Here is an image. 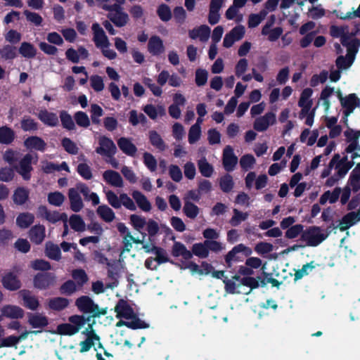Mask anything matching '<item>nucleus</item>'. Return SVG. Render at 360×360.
Masks as SVG:
<instances>
[{
    "instance_id": "nucleus-64",
    "label": "nucleus",
    "mask_w": 360,
    "mask_h": 360,
    "mask_svg": "<svg viewBox=\"0 0 360 360\" xmlns=\"http://www.w3.org/2000/svg\"><path fill=\"white\" fill-rule=\"evenodd\" d=\"M21 128L24 131H35L37 129V123L29 117H24L21 121Z\"/></svg>"
},
{
    "instance_id": "nucleus-33",
    "label": "nucleus",
    "mask_w": 360,
    "mask_h": 360,
    "mask_svg": "<svg viewBox=\"0 0 360 360\" xmlns=\"http://www.w3.org/2000/svg\"><path fill=\"white\" fill-rule=\"evenodd\" d=\"M29 197V191L23 187L18 188L13 195V200L16 205H23Z\"/></svg>"
},
{
    "instance_id": "nucleus-14",
    "label": "nucleus",
    "mask_w": 360,
    "mask_h": 360,
    "mask_svg": "<svg viewBox=\"0 0 360 360\" xmlns=\"http://www.w3.org/2000/svg\"><path fill=\"white\" fill-rule=\"evenodd\" d=\"M55 282V277L51 274H38L34 278V285L36 288L45 289Z\"/></svg>"
},
{
    "instance_id": "nucleus-16",
    "label": "nucleus",
    "mask_w": 360,
    "mask_h": 360,
    "mask_svg": "<svg viewBox=\"0 0 360 360\" xmlns=\"http://www.w3.org/2000/svg\"><path fill=\"white\" fill-rule=\"evenodd\" d=\"M1 315L10 319H20L24 316V311L18 306L8 304L1 309Z\"/></svg>"
},
{
    "instance_id": "nucleus-3",
    "label": "nucleus",
    "mask_w": 360,
    "mask_h": 360,
    "mask_svg": "<svg viewBox=\"0 0 360 360\" xmlns=\"http://www.w3.org/2000/svg\"><path fill=\"white\" fill-rule=\"evenodd\" d=\"M321 228L312 226L307 228L301 235L300 240L306 243L309 247H316L324 241L328 236V233L321 232Z\"/></svg>"
},
{
    "instance_id": "nucleus-41",
    "label": "nucleus",
    "mask_w": 360,
    "mask_h": 360,
    "mask_svg": "<svg viewBox=\"0 0 360 360\" xmlns=\"http://www.w3.org/2000/svg\"><path fill=\"white\" fill-rule=\"evenodd\" d=\"M233 177L230 174H226L221 177L219 186L223 192L229 193L233 189Z\"/></svg>"
},
{
    "instance_id": "nucleus-57",
    "label": "nucleus",
    "mask_w": 360,
    "mask_h": 360,
    "mask_svg": "<svg viewBox=\"0 0 360 360\" xmlns=\"http://www.w3.org/2000/svg\"><path fill=\"white\" fill-rule=\"evenodd\" d=\"M106 198L108 203L115 209H119L122 206L120 197H118L114 191H108L105 193Z\"/></svg>"
},
{
    "instance_id": "nucleus-46",
    "label": "nucleus",
    "mask_w": 360,
    "mask_h": 360,
    "mask_svg": "<svg viewBox=\"0 0 360 360\" xmlns=\"http://www.w3.org/2000/svg\"><path fill=\"white\" fill-rule=\"evenodd\" d=\"M348 185L354 193H356L360 190V174L355 170H352L348 180Z\"/></svg>"
},
{
    "instance_id": "nucleus-24",
    "label": "nucleus",
    "mask_w": 360,
    "mask_h": 360,
    "mask_svg": "<svg viewBox=\"0 0 360 360\" xmlns=\"http://www.w3.org/2000/svg\"><path fill=\"white\" fill-rule=\"evenodd\" d=\"M184 214L189 219H195L200 213V208L190 200L184 199Z\"/></svg>"
},
{
    "instance_id": "nucleus-9",
    "label": "nucleus",
    "mask_w": 360,
    "mask_h": 360,
    "mask_svg": "<svg viewBox=\"0 0 360 360\" xmlns=\"http://www.w3.org/2000/svg\"><path fill=\"white\" fill-rule=\"evenodd\" d=\"M165 46L163 41L159 36H152L148 43V52L155 56H160L165 52Z\"/></svg>"
},
{
    "instance_id": "nucleus-52",
    "label": "nucleus",
    "mask_w": 360,
    "mask_h": 360,
    "mask_svg": "<svg viewBox=\"0 0 360 360\" xmlns=\"http://www.w3.org/2000/svg\"><path fill=\"white\" fill-rule=\"evenodd\" d=\"M77 290V285L72 280L67 281L60 288L61 294L66 295H70Z\"/></svg>"
},
{
    "instance_id": "nucleus-60",
    "label": "nucleus",
    "mask_w": 360,
    "mask_h": 360,
    "mask_svg": "<svg viewBox=\"0 0 360 360\" xmlns=\"http://www.w3.org/2000/svg\"><path fill=\"white\" fill-rule=\"evenodd\" d=\"M71 227L76 231H83L85 224L79 215L73 214L70 219Z\"/></svg>"
},
{
    "instance_id": "nucleus-56",
    "label": "nucleus",
    "mask_w": 360,
    "mask_h": 360,
    "mask_svg": "<svg viewBox=\"0 0 360 360\" xmlns=\"http://www.w3.org/2000/svg\"><path fill=\"white\" fill-rule=\"evenodd\" d=\"M255 163V158L251 154H246L243 155L240 160V165L243 169L248 171L252 168Z\"/></svg>"
},
{
    "instance_id": "nucleus-5",
    "label": "nucleus",
    "mask_w": 360,
    "mask_h": 360,
    "mask_svg": "<svg viewBox=\"0 0 360 360\" xmlns=\"http://www.w3.org/2000/svg\"><path fill=\"white\" fill-rule=\"evenodd\" d=\"M100 146L96 148V151L97 153L106 156L108 158H112L117 152V148L112 140L106 136H102L99 139Z\"/></svg>"
},
{
    "instance_id": "nucleus-2",
    "label": "nucleus",
    "mask_w": 360,
    "mask_h": 360,
    "mask_svg": "<svg viewBox=\"0 0 360 360\" xmlns=\"http://www.w3.org/2000/svg\"><path fill=\"white\" fill-rule=\"evenodd\" d=\"M101 8L108 11L107 18L116 27H122L127 24L129 18V15L124 11L123 7H120L118 5L104 4L101 6Z\"/></svg>"
},
{
    "instance_id": "nucleus-51",
    "label": "nucleus",
    "mask_w": 360,
    "mask_h": 360,
    "mask_svg": "<svg viewBox=\"0 0 360 360\" xmlns=\"http://www.w3.org/2000/svg\"><path fill=\"white\" fill-rule=\"evenodd\" d=\"M60 118L62 125L64 128L68 130H72L75 129V125L71 115H69L66 111L63 110L60 112Z\"/></svg>"
},
{
    "instance_id": "nucleus-42",
    "label": "nucleus",
    "mask_w": 360,
    "mask_h": 360,
    "mask_svg": "<svg viewBox=\"0 0 360 360\" xmlns=\"http://www.w3.org/2000/svg\"><path fill=\"white\" fill-rule=\"evenodd\" d=\"M354 58L346 54L345 56H340L335 60V64L339 70H346L352 66L354 61Z\"/></svg>"
},
{
    "instance_id": "nucleus-17",
    "label": "nucleus",
    "mask_w": 360,
    "mask_h": 360,
    "mask_svg": "<svg viewBox=\"0 0 360 360\" xmlns=\"http://www.w3.org/2000/svg\"><path fill=\"white\" fill-rule=\"evenodd\" d=\"M104 180L109 184L115 187H122L123 180L119 172L108 169L103 172Z\"/></svg>"
},
{
    "instance_id": "nucleus-11",
    "label": "nucleus",
    "mask_w": 360,
    "mask_h": 360,
    "mask_svg": "<svg viewBox=\"0 0 360 360\" xmlns=\"http://www.w3.org/2000/svg\"><path fill=\"white\" fill-rule=\"evenodd\" d=\"M117 146L119 148L127 155L130 157H135L137 148L131 141V140L126 137H121L117 140Z\"/></svg>"
},
{
    "instance_id": "nucleus-10",
    "label": "nucleus",
    "mask_w": 360,
    "mask_h": 360,
    "mask_svg": "<svg viewBox=\"0 0 360 360\" xmlns=\"http://www.w3.org/2000/svg\"><path fill=\"white\" fill-rule=\"evenodd\" d=\"M1 283L6 289L11 291L17 290L21 287L20 280L16 275L11 272L5 274L2 278Z\"/></svg>"
},
{
    "instance_id": "nucleus-13",
    "label": "nucleus",
    "mask_w": 360,
    "mask_h": 360,
    "mask_svg": "<svg viewBox=\"0 0 360 360\" xmlns=\"http://www.w3.org/2000/svg\"><path fill=\"white\" fill-rule=\"evenodd\" d=\"M232 281H238L239 283L238 286L243 285L248 288H250V291L247 294H249L252 290L257 289L259 288V281L255 277H241V275L238 274V271L236 274L232 276Z\"/></svg>"
},
{
    "instance_id": "nucleus-38",
    "label": "nucleus",
    "mask_w": 360,
    "mask_h": 360,
    "mask_svg": "<svg viewBox=\"0 0 360 360\" xmlns=\"http://www.w3.org/2000/svg\"><path fill=\"white\" fill-rule=\"evenodd\" d=\"M69 300L65 297H54L49 300V306L51 309L60 311L67 307Z\"/></svg>"
},
{
    "instance_id": "nucleus-40",
    "label": "nucleus",
    "mask_w": 360,
    "mask_h": 360,
    "mask_svg": "<svg viewBox=\"0 0 360 360\" xmlns=\"http://www.w3.org/2000/svg\"><path fill=\"white\" fill-rule=\"evenodd\" d=\"M46 255L51 259L58 261L60 259V250L57 245L48 242L46 244Z\"/></svg>"
},
{
    "instance_id": "nucleus-29",
    "label": "nucleus",
    "mask_w": 360,
    "mask_h": 360,
    "mask_svg": "<svg viewBox=\"0 0 360 360\" xmlns=\"http://www.w3.org/2000/svg\"><path fill=\"white\" fill-rule=\"evenodd\" d=\"M146 219L139 214H133L129 216V223L132 226L134 230L138 232H141V230L146 226Z\"/></svg>"
},
{
    "instance_id": "nucleus-53",
    "label": "nucleus",
    "mask_w": 360,
    "mask_h": 360,
    "mask_svg": "<svg viewBox=\"0 0 360 360\" xmlns=\"http://www.w3.org/2000/svg\"><path fill=\"white\" fill-rule=\"evenodd\" d=\"M248 214L247 212H242L237 209H233V215L230 219V224L233 226H238L241 221L247 219Z\"/></svg>"
},
{
    "instance_id": "nucleus-12",
    "label": "nucleus",
    "mask_w": 360,
    "mask_h": 360,
    "mask_svg": "<svg viewBox=\"0 0 360 360\" xmlns=\"http://www.w3.org/2000/svg\"><path fill=\"white\" fill-rule=\"evenodd\" d=\"M341 44L347 48V55L355 59L360 47V39L358 38L349 39V37H345L341 40Z\"/></svg>"
},
{
    "instance_id": "nucleus-39",
    "label": "nucleus",
    "mask_w": 360,
    "mask_h": 360,
    "mask_svg": "<svg viewBox=\"0 0 360 360\" xmlns=\"http://www.w3.org/2000/svg\"><path fill=\"white\" fill-rule=\"evenodd\" d=\"M240 253L238 245H235L225 256L224 260L226 266L228 268H231L233 262H238L240 261L238 254Z\"/></svg>"
},
{
    "instance_id": "nucleus-49",
    "label": "nucleus",
    "mask_w": 360,
    "mask_h": 360,
    "mask_svg": "<svg viewBox=\"0 0 360 360\" xmlns=\"http://www.w3.org/2000/svg\"><path fill=\"white\" fill-rule=\"evenodd\" d=\"M304 226L298 224L290 226L285 233V237L288 239L297 238L299 235H302L304 232Z\"/></svg>"
},
{
    "instance_id": "nucleus-55",
    "label": "nucleus",
    "mask_w": 360,
    "mask_h": 360,
    "mask_svg": "<svg viewBox=\"0 0 360 360\" xmlns=\"http://www.w3.org/2000/svg\"><path fill=\"white\" fill-rule=\"evenodd\" d=\"M143 163L147 168L151 171L155 172L157 169V160L155 157L150 153L145 152L143 155Z\"/></svg>"
},
{
    "instance_id": "nucleus-48",
    "label": "nucleus",
    "mask_w": 360,
    "mask_h": 360,
    "mask_svg": "<svg viewBox=\"0 0 360 360\" xmlns=\"http://www.w3.org/2000/svg\"><path fill=\"white\" fill-rule=\"evenodd\" d=\"M72 276L76 281L79 288H81L85 283L88 281V276L82 269H75L72 272Z\"/></svg>"
},
{
    "instance_id": "nucleus-62",
    "label": "nucleus",
    "mask_w": 360,
    "mask_h": 360,
    "mask_svg": "<svg viewBox=\"0 0 360 360\" xmlns=\"http://www.w3.org/2000/svg\"><path fill=\"white\" fill-rule=\"evenodd\" d=\"M208 72L204 69H197L195 71V84L198 86H204L207 81Z\"/></svg>"
},
{
    "instance_id": "nucleus-20",
    "label": "nucleus",
    "mask_w": 360,
    "mask_h": 360,
    "mask_svg": "<svg viewBox=\"0 0 360 360\" xmlns=\"http://www.w3.org/2000/svg\"><path fill=\"white\" fill-rule=\"evenodd\" d=\"M117 322L116 326H126L129 328L136 330V329H145L149 328V324L141 320L140 318L134 319L131 321H123L122 319Z\"/></svg>"
},
{
    "instance_id": "nucleus-35",
    "label": "nucleus",
    "mask_w": 360,
    "mask_h": 360,
    "mask_svg": "<svg viewBox=\"0 0 360 360\" xmlns=\"http://www.w3.org/2000/svg\"><path fill=\"white\" fill-rule=\"evenodd\" d=\"M191 252L193 253V255H194L202 259L207 258L209 256V251L207 246L205 245V240L203 243L193 244Z\"/></svg>"
},
{
    "instance_id": "nucleus-1",
    "label": "nucleus",
    "mask_w": 360,
    "mask_h": 360,
    "mask_svg": "<svg viewBox=\"0 0 360 360\" xmlns=\"http://www.w3.org/2000/svg\"><path fill=\"white\" fill-rule=\"evenodd\" d=\"M75 305L84 314L90 313V297L82 296L75 301ZM69 323L60 324L57 333L62 335H72L78 333L90 321V315H73L69 317Z\"/></svg>"
},
{
    "instance_id": "nucleus-61",
    "label": "nucleus",
    "mask_w": 360,
    "mask_h": 360,
    "mask_svg": "<svg viewBox=\"0 0 360 360\" xmlns=\"http://www.w3.org/2000/svg\"><path fill=\"white\" fill-rule=\"evenodd\" d=\"M65 195L60 192L50 193L48 195V201L55 206H60L65 200Z\"/></svg>"
},
{
    "instance_id": "nucleus-25",
    "label": "nucleus",
    "mask_w": 360,
    "mask_h": 360,
    "mask_svg": "<svg viewBox=\"0 0 360 360\" xmlns=\"http://www.w3.org/2000/svg\"><path fill=\"white\" fill-rule=\"evenodd\" d=\"M96 212L101 219L107 223L112 222L115 218L113 210L106 205H99Z\"/></svg>"
},
{
    "instance_id": "nucleus-15",
    "label": "nucleus",
    "mask_w": 360,
    "mask_h": 360,
    "mask_svg": "<svg viewBox=\"0 0 360 360\" xmlns=\"http://www.w3.org/2000/svg\"><path fill=\"white\" fill-rule=\"evenodd\" d=\"M32 156L30 154H27L20 162V166L17 168V171L20 173L25 180H28L30 178V172L32 169L31 162Z\"/></svg>"
},
{
    "instance_id": "nucleus-7",
    "label": "nucleus",
    "mask_w": 360,
    "mask_h": 360,
    "mask_svg": "<svg viewBox=\"0 0 360 360\" xmlns=\"http://www.w3.org/2000/svg\"><path fill=\"white\" fill-rule=\"evenodd\" d=\"M222 162L224 169L227 172L233 171L237 165L238 158L235 155L231 146H226L224 149Z\"/></svg>"
},
{
    "instance_id": "nucleus-19",
    "label": "nucleus",
    "mask_w": 360,
    "mask_h": 360,
    "mask_svg": "<svg viewBox=\"0 0 360 360\" xmlns=\"http://www.w3.org/2000/svg\"><path fill=\"white\" fill-rule=\"evenodd\" d=\"M19 296L23 300V305L31 310H35L39 306V302L36 297L32 293L25 290H20L18 292Z\"/></svg>"
},
{
    "instance_id": "nucleus-58",
    "label": "nucleus",
    "mask_w": 360,
    "mask_h": 360,
    "mask_svg": "<svg viewBox=\"0 0 360 360\" xmlns=\"http://www.w3.org/2000/svg\"><path fill=\"white\" fill-rule=\"evenodd\" d=\"M45 219L53 224L56 223L60 220L63 221V222H67L68 216L65 213L60 214L56 211H49Z\"/></svg>"
},
{
    "instance_id": "nucleus-6",
    "label": "nucleus",
    "mask_w": 360,
    "mask_h": 360,
    "mask_svg": "<svg viewBox=\"0 0 360 360\" xmlns=\"http://www.w3.org/2000/svg\"><path fill=\"white\" fill-rule=\"evenodd\" d=\"M91 30L94 31V41L97 48H108L110 46L109 40L101 27L98 23H94L91 25Z\"/></svg>"
},
{
    "instance_id": "nucleus-27",
    "label": "nucleus",
    "mask_w": 360,
    "mask_h": 360,
    "mask_svg": "<svg viewBox=\"0 0 360 360\" xmlns=\"http://www.w3.org/2000/svg\"><path fill=\"white\" fill-rule=\"evenodd\" d=\"M28 322L33 328H42L48 325V319L39 314H30Z\"/></svg>"
},
{
    "instance_id": "nucleus-44",
    "label": "nucleus",
    "mask_w": 360,
    "mask_h": 360,
    "mask_svg": "<svg viewBox=\"0 0 360 360\" xmlns=\"http://www.w3.org/2000/svg\"><path fill=\"white\" fill-rule=\"evenodd\" d=\"M157 14L163 22H167L172 18V11L169 6L165 4H161L157 9Z\"/></svg>"
},
{
    "instance_id": "nucleus-28",
    "label": "nucleus",
    "mask_w": 360,
    "mask_h": 360,
    "mask_svg": "<svg viewBox=\"0 0 360 360\" xmlns=\"http://www.w3.org/2000/svg\"><path fill=\"white\" fill-rule=\"evenodd\" d=\"M39 119L44 124L49 126H56L58 122V119L55 113L49 112L47 110H41L38 114Z\"/></svg>"
},
{
    "instance_id": "nucleus-8",
    "label": "nucleus",
    "mask_w": 360,
    "mask_h": 360,
    "mask_svg": "<svg viewBox=\"0 0 360 360\" xmlns=\"http://www.w3.org/2000/svg\"><path fill=\"white\" fill-rule=\"evenodd\" d=\"M341 105L345 108V116L347 117L353 112L356 107L360 106V99L356 94H350L345 96L344 99H341Z\"/></svg>"
},
{
    "instance_id": "nucleus-63",
    "label": "nucleus",
    "mask_w": 360,
    "mask_h": 360,
    "mask_svg": "<svg viewBox=\"0 0 360 360\" xmlns=\"http://www.w3.org/2000/svg\"><path fill=\"white\" fill-rule=\"evenodd\" d=\"M255 251L259 255H265L271 252L274 246L272 244L266 242H259L255 246Z\"/></svg>"
},
{
    "instance_id": "nucleus-26",
    "label": "nucleus",
    "mask_w": 360,
    "mask_h": 360,
    "mask_svg": "<svg viewBox=\"0 0 360 360\" xmlns=\"http://www.w3.org/2000/svg\"><path fill=\"white\" fill-rule=\"evenodd\" d=\"M148 138L150 144L160 150L164 151L166 149V145L161 136L155 130H151L148 133Z\"/></svg>"
},
{
    "instance_id": "nucleus-23",
    "label": "nucleus",
    "mask_w": 360,
    "mask_h": 360,
    "mask_svg": "<svg viewBox=\"0 0 360 360\" xmlns=\"http://www.w3.org/2000/svg\"><path fill=\"white\" fill-rule=\"evenodd\" d=\"M70 207L74 212H79L83 207L82 198L76 188H70L68 192Z\"/></svg>"
},
{
    "instance_id": "nucleus-32",
    "label": "nucleus",
    "mask_w": 360,
    "mask_h": 360,
    "mask_svg": "<svg viewBox=\"0 0 360 360\" xmlns=\"http://www.w3.org/2000/svg\"><path fill=\"white\" fill-rule=\"evenodd\" d=\"M201 122L202 120L198 118L197 123L191 127L188 131V142L190 144H193L200 139L201 135V128L199 122Z\"/></svg>"
},
{
    "instance_id": "nucleus-54",
    "label": "nucleus",
    "mask_w": 360,
    "mask_h": 360,
    "mask_svg": "<svg viewBox=\"0 0 360 360\" xmlns=\"http://www.w3.org/2000/svg\"><path fill=\"white\" fill-rule=\"evenodd\" d=\"M16 55V48L11 45H6L0 49V56L5 60L13 59Z\"/></svg>"
},
{
    "instance_id": "nucleus-34",
    "label": "nucleus",
    "mask_w": 360,
    "mask_h": 360,
    "mask_svg": "<svg viewBox=\"0 0 360 360\" xmlns=\"http://www.w3.org/2000/svg\"><path fill=\"white\" fill-rule=\"evenodd\" d=\"M320 264H316L314 261H311L306 264H304L302 269H298L295 273L294 280L298 281L301 279L303 276H307L309 274V272L312 271L316 266H319Z\"/></svg>"
},
{
    "instance_id": "nucleus-4",
    "label": "nucleus",
    "mask_w": 360,
    "mask_h": 360,
    "mask_svg": "<svg viewBox=\"0 0 360 360\" xmlns=\"http://www.w3.org/2000/svg\"><path fill=\"white\" fill-rule=\"evenodd\" d=\"M115 311L116 312L117 319H125L127 320H134V319L139 318L134 312L132 307L124 299H120L115 307Z\"/></svg>"
},
{
    "instance_id": "nucleus-50",
    "label": "nucleus",
    "mask_w": 360,
    "mask_h": 360,
    "mask_svg": "<svg viewBox=\"0 0 360 360\" xmlns=\"http://www.w3.org/2000/svg\"><path fill=\"white\" fill-rule=\"evenodd\" d=\"M146 230L148 233V240L150 242L154 240V237L159 232L160 228L158 224L153 219H150L146 223Z\"/></svg>"
},
{
    "instance_id": "nucleus-21",
    "label": "nucleus",
    "mask_w": 360,
    "mask_h": 360,
    "mask_svg": "<svg viewBox=\"0 0 360 360\" xmlns=\"http://www.w3.org/2000/svg\"><path fill=\"white\" fill-rule=\"evenodd\" d=\"M132 198L136 202L138 207L143 212H149L151 210V204L147 198L139 191H134L131 193Z\"/></svg>"
},
{
    "instance_id": "nucleus-18",
    "label": "nucleus",
    "mask_w": 360,
    "mask_h": 360,
    "mask_svg": "<svg viewBox=\"0 0 360 360\" xmlns=\"http://www.w3.org/2000/svg\"><path fill=\"white\" fill-rule=\"evenodd\" d=\"M172 255L174 257L181 256L185 260H189L193 257V253L187 250L186 247L179 241H175L172 249Z\"/></svg>"
},
{
    "instance_id": "nucleus-36",
    "label": "nucleus",
    "mask_w": 360,
    "mask_h": 360,
    "mask_svg": "<svg viewBox=\"0 0 360 360\" xmlns=\"http://www.w3.org/2000/svg\"><path fill=\"white\" fill-rule=\"evenodd\" d=\"M19 53L25 58H33L37 55V49L29 42H22L19 48Z\"/></svg>"
},
{
    "instance_id": "nucleus-31",
    "label": "nucleus",
    "mask_w": 360,
    "mask_h": 360,
    "mask_svg": "<svg viewBox=\"0 0 360 360\" xmlns=\"http://www.w3.org/2000/svg\"><path fill=\"white\" fill-rule=\"evenodd\" d=\"M25 144L27 148H34L35 150L43 151L46 148V143L44 140L38 136H31L27 138Z\"/></svg>"
},
{
    "instance_id": "nucleus-43",
    "label": "nucleus",
    "mask_w": 360,
    "mask_h": 360,
    "mask_svg": "<svg viewBox=\"0 0 360 360\" xmlns=\"http://www.w3.org/2000/svg\"><path fill=\"white\" fill-rule=\"evenodd\" d=\"M34 215L30 213L20 214L16 219L17 224L22 229L27 228L34 221Z\"/></svg>"
},
{
    "instance_id": "nucleus-59",
    "label": "nucleus",
    "mask_w": 360,
    "mask_h": 360,
    "mask_svg": "<svg viewBox=\"0 0 360 360\" xmlns=\"http://www.w3.org/2000/svg\"><path fill=\"white\" fill-rule=\"evenodd\" d=\"M155 252H154L156 255L155 258V261L158 262V264H162L167 262L173 263L172 261H170L167 257V252L162 248L158 247L155 248Z\"/></svg>"
},
{
    "instance_id": "nucleus-45",
    "label": "nucleus",
    "mask_w": 360,
    "mask_h": 360,
    "mask_svg": "<svg viewBox=\"0 0 360 360\" xmlns=\"http://www.w3.org/2000/svg\"><path fill=\"white\" fill-rule=\"evenodd\" d=\"M118 231L121 234L127 233V237L129 238L130 240L135 244H141L144 243L143 239H139V238L134 237L131 232L129 231V229L126 226L125 224L123 222H119L116 225Z\"/></svg>"
},
{
    "instance_id": "nucleus-47",
    "label": "nucleus",
    "mask_w": 360,
    "mask_h": 360,
    "mask_svg": "<svg viewBox=\"0 0 360 360\" xmlns=\"http://www.w3.org/2000/svg\"><path fill=\"white\" fill-rule=\"evenodd\" d=\"M347 30V26L331 25L330 27V34L333 38H340L341 41L345 37H348L347 35H346V31Z\"/></svg>"
},
{
    "instance_id": "nucleus-37",
    "label": "nucleus",
    "mask_w": 360,
    "mask_h": 360,
    "mask_svg": "<svg viewBox=\"0 0 360 360\" xmlns=\"http://www.w3.org/2000/svg\"><path fill=\"white\" fill-rule=\"evenodd\" d=\"M15 137V133L13 129L8 127H0V143L4 144L11 143Z\"/></svg>"
},
{
    "instance_id": "nucleus-30",
    "label": "nucleus",
    "mask_w": 360,
    "mask_h": 360,
    "mask_svg": "<svg viewBox=\"0 0 360 360\" xmlns=\"http://www.w3.org/2000/svg\"><path fill=\"white\" fill-rule=\"evenodd\" d=\"M198 167L201 175L205 177H210L214 172L212 165L207 162L205 157L198 161Z\"/></svg>"
},
{
    "instance_id": "nucleus-22",
    "label": "nucleus",
    "mask_w": 360,
    "mask_h": 360,
    "mask_svg": "<svg viewBox=\"0 0 360 360\" xmlns=\"http://www.w3.org/2000/svg\"><path fill=\"white\" fill-rule=\"evenodd\" d=\"M30 238L35 244H40L45 238V227L43 225L33 226L29 232Z\"/></svg>"
}]
</instances>
